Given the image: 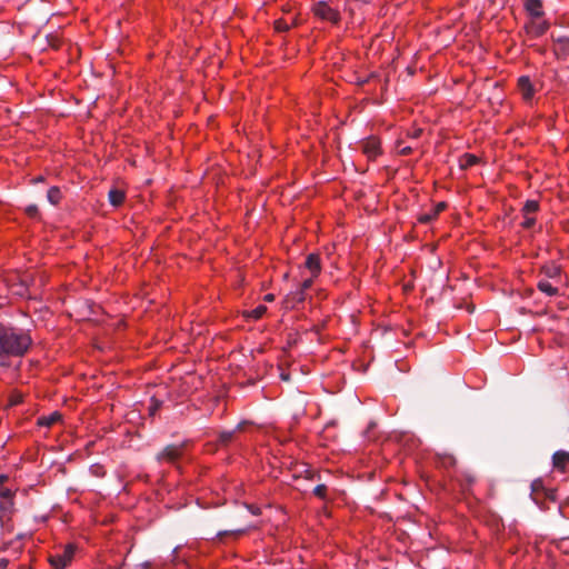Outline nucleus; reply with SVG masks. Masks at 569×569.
I'll list each match as a JSON object with an SVG mask.
<instances>
[{"label": "nucleus", "instance_id": "obj_1", "mask_svg": "<svg viewBox=\"0 0 569 569\" xmlns=\"http://www.w3.org/2000/svg\"><path fill=\"white\" fill-rule=\"evenodd\" d=\"M32 345L29 333L0 322V366L9 367L11 358L23 357Z\"/></svg>", "mask_w": 569, "mask_h": 569}, {"label": "nucleus", "instance_id": "obj_2", "mask_svg": "<svg viewBox=\"0 0 569 569\" xmlns=\"http://www.w3.org/2000/svg\"><path fill=\"white\" fill-rule=\"evenodd\" d=\"M313 12L317 17L322 20L337 23L340 20V13L338 10L331 8L327 2L319 1L313 7Z\"/></svg>", "mask_w": 569, "mask_h": 569}, {"label": "nucleus", "instance_id": "obj_3", "mask_svg": "<svg viewBox=\"0 0 569 569\" xmlns=\"http://www.w3.org/2000/svg\"><path fill=\"white\" fill-rule=\"evenodd\" d=\"M184 445H169L163 448L158 455V461L176 462L183 453Z\"/></svg>", "mask_w": 569, "mask_h": 569}, {"label": "nucleus", "instance_id": "obj_4", "mask_svg": "<svg viewBox=\"0 0 569 569\" xmlns=\"http://www.w3.org/2000/svg\"><path fill=\"white\" fill-rule=\"evenodd\" d=\"M74 550H76V548L73 545H67L64 547V550L62 553H57L54 556H51V558H50L51 566H53L56 569L66 568L72 560Z\"/></svg>", "mask_w": 569, "mask_h": 569}, {"label": "nucleus", "instance_id": "obj_5", "mask_svg": "<svg viewBox=\"0 0 569 569\" xmlns=\"http://www.w3.org/2000/svg\"><path fill=\"white\" fill-rule=\"evenodd\" d=\"M359 146L369 160L376 159L381 153L380 141L376 137L361 140Z\"/></svg>", "mask_w": 569, "mask_h": 569}, {"label": "nucleus", "instance_id": "obj_6", "mask_svg": "<svg viewBox=\"0 0 569 569\" xmlns=\"http://www.w3.org/2000/svg\"><path fill=\"white\" fill-rule=\"evenodd\" d=\"M538 19L539 18H533L527 26V32L533 37H540L545 34L549 28V23L547 21H539Z\"/></svg>", "mask_w": 569, "mask_h": 569}, {"label": "nucleus", "instance_id": "obj_7", "mask_svg": "<svg viewBox=\"0 0 569 569\" xmlns=\"http://www.w3.org/2000/svg\"><path fill=\"white\" fill-rule=\"evenodd\" d=\"M541 273L546 277V279H551L556 282H559L561 268L556 263H548L541 267Z\"/></svg>", "mask_w": 569, "mask_h": 569}, {"label": "nucleus", "instance_id": "obj_8", "mask_svg": "<svg viewBox=\"0 0 569 569\" xmlns=\"http://www.w3.org/2000/svg\"><path fill=\"white\" fill-rule=\"evenodd\" d=\"M569 463V452L565 450H558L552 456L553 468L563 471L566 466Z\"/></svg>", "mask_w": 569, "mask_h": 569}, {"label": "nucleus", "instance_id": "obj_9", "mask_svg": "<svg viewBox=\"0 0 569 569\" xmlns=\"http://www.w3.org/2000/svg\"><path fill=\"white\" fill-rule=\"evenodd\" d=\"M305 266L308 270H310L313 277H317L320 273V258L317 253H310L306 258Z\"/></svg>", "mask_w": 569, "mask_h": 569}, {"label": "nucleus", "instance_id": "obj_10", "mask_svg": "<svg viewBox=\"0 0 569 569\" xmlns=\"http://www.w3.org/2000/svg\"><path fill=\"white\" fill-rule=\"evenodd\" d=\"M541 7V0H525V8L532 18H541L543 16Z\"/></svg>", "mask_w": 569, "mask_h": 569}, {"label": "nucleus", "instance_id": "obj_11", "mask_svg": "<svg viewBox=\"0 0 569 569\" xmlns=\"http://www.w3.org/2000/svg\"><path fill=\"white\" fill-rule=\"evenodd\" d=\"M518 87L522 92V96L526 100H529L533 96V88L529 77L522 76L518 80Z\"/></svg>", "mask_w": 569, "mask_h": 569}, {"label": "nucleus", "instance_id": "obj_12", "mask_svg": "<svg viewBox=\"0 0 569 569\" xmlns=\"http://www.w3.org/2000/svg\"><path fill=\"white\" fill-rule=\"evenodd\" d=\"M538 289L546 293L549 297H553L558 295V288L555 287L549 280L540 279L537 283Z\"/></svg>", "mask_w": 569, "mask_h": 569}, {"label": "nucleus", "instance_id": "obj_13", "mask_svg": "<svg viewBox=\"0 0 569 569\" xmlns=\"http://www.w3.org/2000/svg\"><path fill=\"white\" fill-rule=\"evenodd\" d=\"M243 429V423H239L236 429L229 430V431H221L219 433V442L221 445H228L232 439L234 438L236 433L238 431H241Z\"/></svg>", "mask_w": 569, "mask_h": 569}, {"label": "nucleus", "instance_id": "obj_14", "mask_svg": "<svg viewBox=\"0 0 569 569\" xmlns=\"http://www.w3.org/2000/svg\"><path fill=\"white\" fill-rule=\"evenodd\" d=\"M60 419H61V415L59 412L54 411V412L50 413L49 416L40 417L38 419V425L44 426V427H51L56 422H58Z\"/></svg>", "mask_w": 569, "mask_h": 569}, {"label": "nucleus", "instance_id": "obj_15", "mask_svg": "<svg viewBox=\"0 0 569 569\" xmlns=\"http://www.w3.org/2000/svg\"><path fill=\"white\" fill-rule=\"evenodd\" d=\"M109 201L113 207H119L124 200V192L119 189H111L109 191Z\"/></svg>", "mask_w": 569, "mask_h": 569}, {"label": "nucleus", "instance_id": "obj_16", "mask_svg": "<svg viewBox=\"0 0 569 569\" xmlns=\"http://www.w3.org/2000/svg\"><path fill=\"white\" fill-rule=\"evenodd\" d=\"M302 301H305V290H302L300 287H298L296 291H292L287 297V303L291 305V307H295L296 303H300Z\"/></svg>", "mask_w": 569, "mask_h": 569}, {"label": "nucleus", "instance_id": "obj_17", "mask_svg": "<svg viewBox=\"0 0 569 569\" xmlns=\"http://www.w3.org/2000/svg\"><path fill=\"white\" fill-rule=\"evenodd\" d=\"M47 199L51 204H58L61 199V191L58 187H51L47 192Z\"/></svg>", "mask_w": 569, "mask_h": 569}, {"label": "nucleus", "instance_id": "obj_18", "mask_svg": "<svg viewBox=\"0 0 569 569\" xmlns=\"http://www.w3.org/2000/svg\"><path fill=\"white\" fill-rule=\"evenodd\" d=\"M266 311H267V307L263 306V305H259L254 309H252L250 311H247L244 313V316L248 317V318H252L254 320H258V319H260L266 313Z\"/></svg>", "mask_w": 569, "mask_h": 569}, {"label": "nucleus", "instance_id": "obj_19", "mask_svg": "<svg viewBox=\"0 0 569 569\" xmlns=\"http://www.w3.org/2000/svg\"><path fill=\"white\" fill-rule=\"evenodd\" d=\"M538 208H539L538 201L527 200L522 208L523 216H530V214L535 213L538 210Z\"/></svg>", "mask_w": 569, "mask_h": 569}, {"label": "nucleus", "instance_id": "obj_20", "mask_svg": "<svg viewBox=\"0 0 569 569\" xmlns=\"http://www.w3.org/2000/svg\"><path fill=\"white\" fill-rule=\"evenodd\" d=\"M478 161V158L470 153H465L461 158L460 166L462 169H467L473 164H476Z\"/></svg>", "mask_w": 569, "mask_h": 569}, {"label": "nucleus", "instance_id": "obj_21", "mask_svg": "<svg viewBox=\"0 0 569 569\" xmlns=\"http://www.w3.org/2000/svg\"><path fill=\"white\" fill-rule=\"evenodd\" d=\"M22 398H23V395L21 392H18V391H12L9 396V406L10 407H13V406H18L19 403L22 402Z\"/></svg>", "mask_w": 569, "mask_h": 569}, {"label": "nucleus", "instance_id": "obj_22", "mask_svg": "<svg viewBox=\"0 0 569 569\" xmlns=\"http://www.w3.org/2000/svg\"><path fill=\"white\" fill-rule=\"evenodd\" d=\"M291 28V24L286 22L283 19H278L274 21V29L278 32H286Z\"/></svg>", "mask_w": 569, "mask_h": 569}, {"label": "nucleus", "instance_id": "obj_23", "mask_svg": "<svg viewBox=\"0 0 569 569\" xmlns=\"http://www.w3.org/2000/svg\"><path fill=\"white\" fill-rule=\"evenodd\" d=\"M244 531H246L244 529L224 530V531H219L217 533V537L219 539H222L223 537L229 536V535H234V536L242 535V533H244Z\"/></svg>", "mask_w": 569, "mask_h": 569}, {"label": "nucleus", "instance_id": "obj_24", "mask_svg": "<svg viewBox=\"0 0 569 569\" xmlns=\"http://www.w3.org/2000/svg\"><path fill=\"white\" fill-rule=\"evenodd\" d=\"M313 495L321 498V499H326V495H327V486L326 485H318L315 487L313 489Z\"/></svg>", "mask_w": 569, "mask_h": 569}, {"label": "nucleus", "instance_id": "obj_25", "mask_svg": "<svg viewBox=\"0 0 569 569\" xmlns=\"http://www.w3.org/2000/svg\"><path fill=\"white\" fill-rule=\"evenodd\" d=\"M26 213L31 218H36L39 213L38 207L36 204L28 206L26 208Z\"/></svg>", "mask_w": 569, "mask_h": 569}, {"label": "nucleus", "instance_id": "obj_26", "mask_svg": "<svg viewBox=\"0 0 569 569\" xmlns=\"http://www.w3.org/2000/svg\"><path fill=\"white\" fill-rule=\"evenodd\" d=\"M536 220L531 216H525V220L522 221V227L526 229L531 228L535 224Z\"/></svg>", "mask_w": 569, "mask_h": 569}, {"label": "nucleus", "instance_id": "obj_27", "mask_svg": "<svg viewBox=\"0 0 569 569\" xmlns=\"http://www.w3.org/2000/svg\"><path fill=\"white\" fill-rule=\"evenodd\" d=\"M160 406H161V401L152 399L151 406L149 408L150 415L153 416L157 412V410L160 408Z\"/></svg>", "mask_w": 569, "mask_h": 569}, {"label": "nucleus", "instance_id": "obj_28", "mask_svg": "<svg viewBox=\"0 0 569 569\" xmlns=\"http://www.w3.org/2000/svg\"><path fill=\"white\" fill-rule=\"evenodd\" d=\"M437 216H435V213H427V214H422L420 216L419 218V221L421 223H428L430 222L432 219H435Z\"/></svg>", "mask_w": 569, "mask_h": 569}, {"label": "nucleus", "instance_id": "obj_29", "mask_svg": "<svg viewBox=\"0 0 569 569\" xmlns=\"http://www.w3.org/2000/svg\"><path fill=\"white\" fill-rule=\"evenodd\" d=\"M313 276L311 274L310 278L306 279L299 287L302 289V290H307L309 289L311 286H312V282H313Z\"/></svg>", "mask_w": 569, "mask_h": 569}, {"label": "nucleus", "instance_id": "obj_30", "mask_svg": "<svg viewBox=\"0 0 569 569\" xmlns=\"http://www.w3.org/2000/svg\"><path fill=\"white\" fill-rule=\"evenodd\" d=\"M446 207H447V204H446L445 202H439V203L436 206V208H435V211H433L435 216H438V214H439V212H441L442 210H445V209H446Z\"/></svg>", "mask_w": 569, "mask_h": 569}, {"label": "nucleus", "instance_id": "obj_31", "mask_svg": "<svg viewBox=\"0 0 569 569\" xmlns=\"http://www.w3.org/2000/svg\"><path fill=\"white\" fill-rule=\"evenodd\" d=\"M411 151H412L411 147H403L399 150V153L402 156H407V154L411 153Z\"/></svg>", "mask_w": 569, "mask_h": 569}, {"label": "nucleus", "instance_id": "obj_32", "mask_svg": "<svg viewBox=\"0 0 569 569\" xmlns=\"http://www.w3.org/2000/svg\"><path fill=\"white\" fill-rule=\"evenodd\" d=\"M280 378H281V380H283V381H289V380H290V375H289V373H287V372H284V371H282V372L280 373Z\"/></svg>", "mask_w": 569, "mask_h": 569}, {"label": "nucleus", "instance_id": "obj_33", "mask_svg": "<svg viewBox=\"0 0 569 569\" xmlns=\"http://www.w3.org/2000/svg\"><path fill=\"white\" fill-rule=\"evenodd\" d=\"M1 496L4 497V498H10L11 497V491L9 489H4L1 491Z\"/></svg>", "mask_w": 569, "mask_h": 569}, {"label": "nucleus", "instance_id": "obj_34", "mask_svg": "<svg viewBox=\"0 0 569 569\" xmlns=\"http://www.w3.org/2000/svg\"><path fill=\"white\" fill-rule=\"evenodd\" d=\"M8 566V560L0 558V569H4Z\"/></svg>", "mask_w": 569, "mask_h": 569}, {"label": "nucleus", "instance_id": "obj_35", "mask_svg": "<svg viewBox=\"0 0 569 569\" xmlns=\"http://www.w3.org/2000/svg\"><path fill=\"white\" fill-rule=\"evenodd\" d=\"M273 299H274V296L272 293H268L264 296V300L268 302L273 301Z\"/></svg>", "mask_w": 569, "mask_h": 569}, {"label": "nucleus", "instance_id": "obj_36", "mask_svg": "<svg viewBox=\"0 0 569 569\" xmlns=\"http://www.w3.org/2000/svg\"><path fill=\"white\" fill-rule=\"evenodd\" d=\"M558 41L567 44L569 42L568 38H559Z\"/></svg>", "mask_w": 569, "mask_h": 569}, {"label": "nucleus", "instance_id": "obj_37", "mask_svg": "<svg viewBox=\"0 0 569 569\" xmlns=\"http://www.w3.org/2000/svg\"><path fill=\"white\" fill-rule=\"evenodd\" d=\"M421 133V130H416L412 134L413 138H417L419 137V134Z\"/></svg>", "mask_w": 569, "mask_h": 569}, {"label": "nucleus", "instance_id": "obj_38", "mask_svg": "<svg viewBox=\"0 0 569 569\" xmlns=\"http://www.w3.org/2000/svg\"><path fill=\"white\" fill-rule=\"evenodd\" d=\"M42 180H43V178H42V177H39V178H37V180H36V181H42Z\"/></svg>", "mask_w": 569, "mask_h": 569}, {"label": "nucleus", "instance_id": "obj_39", "mask_svg": "<svg viewBox=\"0 0 569 569\" xmlns=\"http://www.w3.org/2000/svg\"><path fill=\"white\" fill-rule=\"evenodd\" d=\"M4 479H6V477H4V476H1V477H0V482H1V481H3Z\"/></svg>", "mask_w": 569, "mask_h": 569}]
</instances>
